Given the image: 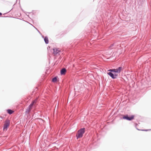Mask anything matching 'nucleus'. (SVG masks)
<instances>
[{
  "instance_id": "1",
  "label": "nucleus",
  "mask_w": 151,
  "mask_h": 151,
  "mask_svg": "<svg viewBox=\"0 0 151 151\" xmlns=\"http://www.w3.org/2000/svg\"><path fill=\"white\" fill-rule=\"evenodd\" d=\"M85 128H84L78 130L76 134V137L77 139L82 137L83 136V134L85 133Z\"/></svg>"
},
{
  "instance_id": "2",
  "label": "nucleus",
  "mask_w": 151,
  "mask_h": 151,
  "mask_svg": "<svg viewBox=\"0 0 151 151\" xmlns=\"http://www.w3.org/2000/svg\"><path fill=\"white\" fill-rule=\"evenodd\" d=\"M10 125V121L9 120H6L4 122L3 127V130L6 131L8 127H9Z\"/></svg>"
},
{
  "instance_id": "3",
  "label": "nucleus",
  "mask_w": 151,
  "mask_h": 151,
  "mask_svg": "<svg viewBox=\"0 0 151 151\" xmlns=\"http://www.w3.org/2000/svg\"><path fill=\"white\" fill-rule=\"evenodd\" d=\"M36 104V101L35 100L32 101V103L30 105L28 108L27 109L26 112L27 113H29L31 110L33 106L35 105Z\"/></svg>"
},
{
  "instance_id": "4",
  "label": "nucleus",
  "mask_w": 151,
  "mask_h": 151,
  "mask_svg": "<svg viewBox=\"0 0 151 151\" xmlns=\"http://www.w3.org/2000/svg\"><path fill=\"white\" fill-rule=\"evenodd\" d=\"M134 115H131L130 116H128V115H126L123 116V119H125L129 121H131L134 118Z\"/></svg>"
},
{
  "instance_id": "5",
  "label": "nucleus",
  "mask_w": 151,
  "mask_h": 151,
  "mask_svg": "<svg viewBox=\"0 0 151 151\" xmlns=\"http://www.w3.org/2000/svg\"><path fill=\"white\" fill-rule=\"evenodd\" d=\"M122 69V67H119L117 69H110L109 70V71H110L111 72H114L117 73H119L121 70Z\"/></svg>"
},
{
  "instance_id": "6",
  "label": "nucleus",
  "mask_w": 151,
  "mask_h": 151,
  "mask_svg": "<svg viewBox=\"0 0 151 151\" xmlns=\"http://www.w3.org/2000/svg\"><path fill=\"white\" fill-rule=\"evenodd\" d=\"M108 74L109 76H110L112 78L114 79L116 78L118 74H113L111 72H109L107 73Z\"/></svg>"
},
{
  "instance_id": "7",
  "label": "nucleus",
  "mask_w": 151,
  "mask_h": 151,
  "mask_svg": "<svg viewBox=\"0 0 151 151\" xmlns=\"http://www.w3.org/2000/svg\"><path fill=\"white\" fill-rule=\"evenodd\" d=\"M53 53L55 55H57L58 54L59 52H60V50L59 48H54L53 49Z\"/></svg>"
},
{
  "instance_id": "8",
  "label": "nucleus",
  "mask_w": 151,
  "mask_h": 151,
  "mask_svg": "<svg viewBox=\"0 0 151 151\" xmlns=\"http://www.w3.org/2000/svg\"><path fill=\"white\" fill-rule=\"evenodd\" d=\"M66 72V70L65 68L62 69L60 71V73L62 75H65Z\"/></svg>"
},
{
  "instance_id": "9",
  "label": "nucleus",
  "mask_w": 151,
  "mask_h": 151,
  "mask_svg": "<svg viewBox=\"0 0 151 151\" xmlns=\"http://www.w3.org/2000/svg\"><path fill=\"white\" fill-rule=\"evenodd\" d=\"M7 112L9 114H12L13 113L14 111L10 109H7Z\"/></svg>"
},
{
  "instance_id": "10",
  "label": "nucleus",
  "mask_w": 151,
  "mask_h": 151,
  "mask_svg": "<svg viewBox=\"0 0 151 151\" xmlns=\"http://www.w3.org/2000/svg\"><path fill=\"white\" fill-rule=\"evenodd\" d=\"M46 44H48L49 42L48 38L47 37H45L44 38Z\"/></svg>"
},
{
  "instance_id": "11",
  "label": "nucleus",
  "mask_w": 151,
  "mask_h": 151,
  "mask_svg": "<svg viewBox=\"0 0 151 151\" xmlns=\"http://www.w3.org/2000/svg\"><path fill=\"white\" fill-rule=\"evenodd\" d=\"M57 81V78L56 77H55L53 78L52 80V81L53 82H56Z\"/></svg>"
},
{
  "instance_id": "12",
  "label": "nucleus",
  "mask_w": 151,
  "mask_h": 151,
  "mask_svg": "<svg viewBox=\"0 0 151 151\" xmlns=\"http://www.w3.org/2000/svg\"><path fill=\"white\" fill-rule=\"evenodd\" d=\"M2 15V13H0V16Z\"/></svg>"
},
{
  "instance_id": "13",
  "label": "nucleus",
  "mask_w": 151,
  "mask_h": 151,
  "mask_svg": "<svg viewBox=\"0 0 151 151\" xmlns=\"http://www.w3.org/2000/svg\"><path fill=\"white\" fill-rule=\"evenodd\" d=\"M144 131H147L148 130H143Z\"/></svg>"
}]
</instances>
